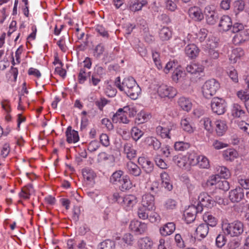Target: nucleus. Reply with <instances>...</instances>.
<instances>
[{
    "label": "nucleus",
    "instance_id": "40",
    "mask_svg": "<svg viewBox=\"0 0 249 249\" xmlns=\"http://www.w3.org/2000/svg\"><path fill=\"white\" fill-rule=\"evenodd\" d=\"M84 178L88 181H92L96 177V174L91 169L85 168L82 170Z\"/></svg>",
    "mask_w": 249,
    "mask_h": 249
},
{
    "label": "nucleus",
    "instance_id": "7",
    "mask_svg": "<svg viewBox=\"0 0 249 249\" xmlns=\"http://www.w3.org/2000/svg\"><path fill=\"white\" fill-rule=\"evenodd\" d=\"M177 129V126L176 124L170 122L166 127L159 125L156 127V133L162 138L170 139V134L175 132Z\"/></svg>",
    "mask_w": 249,
    "mask_h": 249
},
{
    "label": "nucleus",
    "instance_id": "17",
    "mask_svg": "<svg viewBox=\"0 0 249 249\" xmlns=\"http://www.w3.org/2000/svg\"><path fill=\"white\" fill-rule=\"evenodd\" d=\"M188 14L190 18L195 21H201L204 18L201 10L197 6L190 8L188 10Z\"/></svg>",
    "mask_w": 249,
    "mask_h": 249
},
{
    "label": "nucleus",
    "instance_id": "12",
    "mask_svg": "<svg viewBox=\"0 0 249 249\" xmlns=\"http://www.w3.org/2000/svg\"><path fill=\"white\" fill-rule=\"evenodd\" d=\"M147 225L138 220H133L129 224V229L136 234H141L147 230Z\"/></svg>",
    "mask_w": 249,
    "mask_h": 249
},
{
    "label": "nucleus",
    "instance_id": "50",
    "mask_svg": "<svg viewBox=\"0 0 249 249\" xmlns=\"http://www.w3.org/2000/svg\"><path fill=\"white\" fill-rule=\"evenodd\" d=\"M237 95L238 97L244 103V105L249 101V93L245 91H239Z\"/></svg>",
    "mask_w": 249,
    "mask_h": 249
},
{
    "label": "nucleus",
    "instance_id": "62",
    "mask_svg": "<svg viewBox=\"0 0 249 249\" xmlns=\"http://www.w3.org/2000/svg\"><path fill=\"white\" fill-rule=\"evenodd\" d=\"M164 206L167 209H173L176 206V202L174 199H168L166 201Z\"/></svg>",
    "mask_w": 249,
    "mask_h": 249
},
{
    "label": "nucleus",
    "instance_id": "1",
    "mask_svg": "<svg viewBox=\"0 0 249 249\" xmlns=\"http://www.w3.org/2000/svg\"><path fill=\"white\" fill-rule=\"evenodd\" d=\"M124 172L118 170L114 172L110 178V182L113 184L120 185L122 191L131 188L132 184L127 175L123 176Z\"/></svg>",
    "mask_w": 249,
    "mask_h": 249
},
{
    "label": "nucleus",
    "instance_id": "9",
    "mask_svg": "<svg viewBox=\"0 0 249 249\" xmlns=\"http://www.w3.org/2000/svg\"><path fill=\"white\" fill-rule=\"evenodd\" d=\"M199 203L196 207L211 208L214 204V201L212 197L206 193H201L198 198Z\"/></svg>",
    "mask_w": 249,
    "mask_h": 249
},
{
    "label": "nucleus",
    "instance_id": "56",
    "mask_svg": "<svg viewBox=\"0 0 249 249\" xmlns=\"http://www.w3.org/2000/svg\"><path fill=\"white\" fill-rule=\"evenodd\" d=\"M200 123L203 124L205 129L207 131H210L212 129V122L209 118L202 119Z\"/></svg>",
    "mask_w": 249,
    "mask_h": 249
},
{
    "label": "nucleus",
    "instance_id": "38",
    "mask_svg": "<svg viewBox=\"0 0 249 249\" xmlns=\"http://www.w3.org/2000/svg\"><path fill=\"white\" fill-rule=\"evenodd\" d=\"M153 212L151 210H148V209L142 206H141L138 209V215L141 219L145 220L148 218L150 213Z\"/></svg>",
    "mask_w": 249,
    "mask_h": 249
},
{
    "label": "nucleus",
    "instance_id": "8",
    "mask_svg": "<svg viewBox=\"0 0 249 249\" xmlns=\"http://www.w3.org/2000/svg\"><path fill=\"white\" fill-rule=\"evenodd\" d=\"M202 211V208L201 207H196L195 205L190 206L184 214L186 223L189 224L193 222L196 219V214L201 213Z\"/></svg>",
    "mask_w": 249,
    "mask_h": 249
},
{
    "label": "nucleus",
    "instance_id": "48",
    "mask_svg": "<svg viewBox=\"0 0 249 249\" xmlns=\"http://www.w3.org/2000/svg\"><path fill=\"white\" fill-rule=\"evenodd\" d=\"M152 58L155 65L159 70L162 69V64L160 58V54L157 52H152Z\"/></svg>",
    "mask_w": 249,
    "mask_h": 249
},
{
    "label": "nucleus",
    "instance_id": "61",
    "mask_svg": "<svg viewBox=\"0 0 249 249\" xmlns=\"http://www.w3.org/2000/svg\"><path fill=\"white\" fill-rule=\"evenodd\" d=\"M155 161L156 165L161 169H166L167 165L165 162L160 158L157 157L155 158Z\"/></svg>",
    "mask_w": 249,
    "mask_h": 249
},
{
    "label": "nucleus",
    "instance_id": "16",
    "mask_svg": "<svg viewBox=\"0 0 249 249\" xmlns=\"http://www.w3.org/2000/svg\"><path fill=\"white\" fill-rule=\"evenodd\" d=\"M186 71L197 77L201 76V73H203L204 68L202 65L198 64L192 63L187 66Z\"/></svg>",
    "mask_w": 249,
    "mask_h": 249
},
{
    "label": "nucleus",
    "instance_id": "53",
    "mask_svg": "<svg viewBox=\"0 0 249 249\" xmlns=\"http://www.w3.org/2000/svg\"><path fill=\"white\" fill-rule=\"evenodd\" d=\"M240 245V241L238 239H233L229 241L227 247L228 249H237Z\"/></svg>",
    "mask_w": 249,
    "mask_h": 249
},
{
    "label": "nucleus",
    "instance_id": "10",
    "mask_svg": "<svg viewBox=\"0 0 249 249\" xmlns=\"http://www.w3.org/2000/svg\"><path fill=\"white\" fill-rule=\"evenodd\" d=\"M158 93L161 97L173 98L177 94L176 90L173 87L162 84L157 90Z\"/></svg>",
    "mask_w": 249,
    "mask_h": 249
},
{
    "label": "nucleus",
    "instance_id": "18",
    "mask_svg": "<svg viewBox=\"0 0 249 249\" xmlns=\"http://www.w3.org/2000/svg\"><path fill=\"white\" fill-rule=\"evenodd\" d=\"M219 26L225 32L230 29L232 30L233 25L231 18L228 15L223 16L220 18Z\"/></svg>",
    "mask_w": 249,
    "mask_h": 249
},
{
    "label": "nucleus",
    "instance_id": "32",
    "mask_svg": "<svg viewBox=\"0 0 249 249\" xmlns=\"http://www.w3.org/2000/svg\"><path fill=\"white\" fill-rule=\"evenodd\" d=\"M145 142L148 146H152L155 150L159 149L161 147V142L154 137H147L145 140Z\"/></svg>",
    "mask_w": 249,
    "mask_h": 249
},
{
    "label": "nucleus",
    "instance_id": "25",
    "mask_svg": "<svg viewBox=\"0 0 249 249\" xmlns=\"http://www.w3.org/2000/svg\"><path fill=\"white\" fill-rule=\"evenodd\" d=\"M67 141L69 143H75L78 141L79 136L76 131L71 129V127L69 126L66 131Z\"/></svg>",
    "mask_w": 249,
    "mask_h": 249
},
{
    "label": "nucleus",
    "instance_id": "44",
    "mask_svg": "<svg viewBox=\"0 0 249 249\" xmlns=\"http://www.w3.org/2000/svg\"><path fill=\"white\" fill-rule=\"evenodd\" d=\"M237 155V152L232 149H228L225 151L223 154L225 159L227 160L231 161L236 157Z\"/></svg>",
    "mask_w": 249,
    "mask_h": 249
},
{
    "label": "nucleus",
    "instance_id": "42",
    "mask_svg": "<svg viewBox=\"0 0 249 249\" xmlns=\"http://www.w3.org/2000/svg\"><path fill=\"white\" fill-rule=\"evenodd\" d=\"M115 242L110 240H106L100 243L98 249H114Z\"/></svg>",
    "mask_w": 249,
    "mask_h": 249
},
{
    "label": "nucleus",
    "instance_id": "27",
    "mask_svg": "<svg viewBox=\"0 0 249 249\" xmlns=\"http://www.w3.org/2000/svg\"><path fill=\"white\" fill-rule=\"evenodd\" d=\"M186 54L191 58L196 57L199 52L198 47L194 44L188 45L185 49Z\"/></svg>",
    "mask_w": 249,
    "mask_h": 249
},
{
    "label": "nucleus",
    "instance_id": "41",
    "mask_svg": "<svg viewBox=\"0 0 249 249\" xmlns=\"http://www.w3.org/2000/svg\"><path fill=\"white\" fill-rule=\"evenodd\" d=\"M203 220L205 222V224H206L208 227L210 226L213 227L215 226L217 224L216 218L209 213H206L203 215Z\"/></svg>",
    "mask_w": 249,
    "mask_h": 249
},
{
    "label": "nucleus",
    "instance_id": "36",
    "mask_svg": "<svg viewBox=\"0 0 249 249\" xmlns=\"http://www.w3.org/2000/svg\"><path fill=\"white\" fill-rule=\"evenodd\" d=\"M215 169L217 172L216 175H219V178L227 179L231 176L229 170L225 166H218L216 167Z\"/></svg>",
    "mask_w": 249,
    "mask_h": 249
},
{
    "label": "nucleus",
    "instance_id": "26",
    "mask_svg": "<svg viewBox=\"0 0 249 249\" xmlns=\"http://www.w3.org/2000/svg\"><path fill=\"white\" fill-rule=\"evenodd\" d=\"M215 124L217 135L219 136L223 135L228 129L226 122L224 120H218L215 121Z\"/></svg>",
    "mask_w": 249,
    "mask_h": 249
},
{
    "label": "nucleus",
    "instance_id": "34",
    "mask_svg": "<svg viewBox=\"0 0 249 249\" xmlns=\"http://www.w3.org/2000/svg\"><path fill=\"white\" fill-rule=\"evenodd\" d=\"M180 124L182 129L188 133H192L194 132L195 128L193 127L189 119L185 118L181 120Z\"/></svg>",
    "mask_w": 249,
    "mask_h": 249
},
{
    "label": "nucleus",
    "instance_id": "64",
    "mask_svg": "<svg viewBox=\"0 0 249 249\" xmlns=\"http://www.w3.org/2000/svg\"><path fill=\"white\" fill-rule=\"evenodd\" d=\"M238 182L241 186V188L243 190L249 189V178L247 179H239Z\"/></svg>",
    "mask_w": 249,
    "mask_h": 249
},
{
    "label": "nucleus",
    "instance_id": "6",
    "mask_svg": "<svg viewBox=\"0 0 249 249\" xmlns=\"http://www.w3.org/2000/svg\"><path fill=\"white\" fill-rule=\"evenodd\" d=\"M137 83L135 80L132 77H128L121 81L120 77H117L115 81V86L121 90L124 91L125 93L128 89H130Z\"/></svg>",
    "mask_w": 249,
    "mask_h": 249
},
{
    "label": "nucleus",
    "instance_id": "35",
    "mask_svg": "<svg viewBox=\"0 0 249 249\" xmlns=\"http://www.w3.org/2000/svg\"><path fill=\"white\" fill-rule=\"evenodd\" d=\"M138 245L141 249H151L153 242L147 237L141 238L138 241Z\"/></svg>",
    "mask_w": 249,
    "mask_h": 249
},
{
    "label": "nucleus",
    "instance_id": "22",
    "mask_svg": "<svg viewBox=\"0 0 249 249\" xmlns=\"http://www.w3.org/2000/svg\"><path fill=\"white\" fill-rule=\"evenodd\" d=\"M207 22L210 25H213L217 19V15L214 11L212 10L210 7H206L204 10Z\"/></svg>",
    "mask_w": 249,
    "mask_h": 249
},
{
    "label": "nucleus",
    "instance_id": "46",
    "mask_svg": "<svg viewBox=\"0 0 249 249\" xmlns=\"http://www.w3.org/2000/svg\"><path fill=\"white\" fill-rule=\"evenodd\" d=\"M245 2L243 0H237L233 3L234 10L236 14L242 11L245 8Z\"/></svg>",
    "mask_w": 249,
    "mask_h": 249
},
{
    "label": "nucleus",
    "instance_id": "33",
    "mask_svg": "<svg viewBox=\"0 0 249 249\" xmlns=\"http://www.w3.org/2000/svg\"><path fill=\"white\" fill-rule=\"evenodd\" d=\"M209 232V227L206 224H200L196 230V235L202 238L205 237Z\"/></svg>",
    "mask_w": 249,
    "mask_h": 249
},
{
    "label": "nucleus",
    "instance_id": "14",
    "mask_svg": "<svg viewBox=\"0 0 249 249\" xmlns=\"http://www.w3.org/2000/svg\"><path fill=\"white\" fill-rule=\"evenodd\" d=\"M231 114L235 118L245 119L247 116L243 107L237 103L232 105Z\"/></svg>",
    "mask_w": 249,
    "mask_h": 249
},
{
    "label": "nucleus",
    "instance_id": "2",
    "mask_svg": "<svg viewBox=\"0 0 249 249\" xmlns=\"http://www.w3.org/2000/svg\"><path fill=\"white\" fill-rule=\"evenodd\" d=\"M232 32L235 35L232 37V41L235 45H240L249 39V33L244 29V25L236 22L233 24Z\"/></svg>",
    "mask_w": 249,
    "mask_h": 249
},
{
    "label": "nucleus",
    "instance_id": "59",
    "mask_svg": "<svg viewBox=\"0 0 249 249\" xmlns=\"http://www.w3.org/2000/svg\"><path fill=\"white\" fill-rule=\"evenodd\" d=\"M100 143L104 146H107L109 145V137L107 134L102 133L100 136Z\"/></svg>",
    "mask_w": 249,
    "mask_h": 249
},
{
    "label": "nucleus",
    "instance_id": "49",
    "mask_svg": "<svg viewBox=\"0 0 249 249\" xmlns=\"http://www.w3.org/2000/svg\"><path fill=\"white\" fill-rule=\"evenodd\" d=\"M189 147L190 144L188 143L183 142H178L174 144L175 150L178 151H184L188 149Z\"/></svg>",
    "mask_w": 249,
    "mask_h": 249
},
{
    "label": "nucleus",
    "instance_id": "11",
    "mask_svg": "<svg viewBox=\"0 0 249 249\" xmlns=\"http://www.w3.org/2000/svg\"><path fill=\"white\" fill-rule=\"evenodd\" d=\"M244 195L245 192L243 189L238 187L229 192V197L233 203L239 202L243 199Z\"/></svg>",
    "mask_w": 249,
    "mask_h": 249
},
{
    "label": "nucleus",
    "instance_id": "20",
    "mask_svg": "<svg viewBox=\"0 0 249 249\" xmlns=\"http://www.w3.org/2000/svg\"><path fill=\"white\" fill-rule=\"evenodd\" d=\"M126 168L127 173L134 177H139L142 173L141 168L132 161H130L127 162Z\"/></svg>",
    "mask_w": 249,
    "mask_h": 249
},
{
    "label": "nucleus",
    "instance_id": "43",
    "mask_svg": "<svg viewBox=\"0 0 249 249\" xmlns=\"http://www.w3.org/2000/svg\"><path fill=\"white\" fill-rule=\"evenodd\" d=\"M90 72L87 71L85 68H81L78 76L79 83L83 84L87 80V78L90 76Z\"/></svg>",
    "mask_w": 249,
    "mask_h": 249
},
{
    "label": "nucleus",
    "instance_id": "3",
    "mask_svg": "<svg viewBox=\"0 0 249 249\" xmlns=\"http://www.w3.org/2000/svg\"><path fill=\"white\" fill-rule=\"evenodd\" d=\"M222 229L225 233L231 236H238L244 231L243 224L239 221L223 225Z\"/></svg>",
    "mask_w": 249,
    "mask_h": 249
},
{
    "label": "nucleus",
    "instance_id": "39",
    "mask_svg": "<svg viewBox=\"0 0 249 249\" xmlns=\"http://www.w3.org/2000/svg\"><path fill=\"white\" fill-rule=\"evenodd\" d=\"M33 191V186L31 184H28L24 187L19 193L20 197L25 199H28L30 197L31 192Z\"/></svg>",
    "mask_w": 249,
    "mask_h": 249
},
{
    "label": "nucleus",
    "instance_id": "57",
    "mask_svg": "<svg viewBox=\"0 0 249 249\" xmlns=\"http://www.w3.org/2000/svg\"><path fill=\"white\" fill-rule=\"evenodd\" d=\"M227 73L229 77L234 82L237 83L238 82L237 72L234 69L232 68L229 70Z\"/></svg>",
    "mask_w": 249,
    "mask_h": 249
},
{
    "label": "nucleus",
    "instance_id": "4",
    "mask_svg": "<svg viewBox=\"0 0 249 249\" xmlns=\"http://www.w3.org/2000/svg\"><path fill=\"white\" fill-rule=\"evenodd\" d=\"M220 88V84L214 79L207 80L203 85L202 89L203 96L210 99L213 96Z\"/></svg>",
    "mask_w": 249,
    "mask_h": 249
},
{
    "label": "nucleus",
    "instance_id": "60",
    "mask_svg": "<svg viewBox=\"0 0 249 249\" xmlns=\"http://www.w3.org/2000/svg\"><path fill=\"white\" fill-rule=\"evenodd\" d=\"M104 50V47L101 44H98L94 50V55L97 58L99 57L103 54Z\"/></svg>",
    "mask_w": 249,
    "mask_h": 249
},
{
    "label": "nucleus",
    "instance_id": "45",
    "mask_svg": "<svg viewBox=\"0 0 249 249\" xmlns=\"http://www.w3.org/2000/svg\"><path fill=\"white\" fill-rule=\"evenodd\" d=\"M226 241L224 233L219 234L215 239L216 245L218 248H222L225 245Z\"/></svg>",
    "mask_w": 249,
    "mask_h": 249
},
{
    "label": "nucleus",
    "instance_id": "63",
    "mask_svg": "<svg viewBox=\"0 0 249 249\" xmlns=\"http://www.w3.org/2000/svg\"><path fill=\"white\" fill-rule=\"evenodd\" d=\"M166 7L170 11H174L177 8V4L172 0H167L166 1Z\"/></svg>",
    "mask_w": 249,
    "mask_h": 249
},
{
    "label": "nucleus",
    "instance_id": "51",
    "mask_svg": "<svg viewBox=\"0 0 249 249\" xmlns=\"http://www.w3.org/2000/svg\"><path fill=\"white\" fill-rule=\"evenodd\" d=\"M143 135V132L138 128L134 127L132 128L131 135L134 140H138Z\"/></svg>",
    "mask_w": 249,
    "mask_h": 249
},
{
    "label": "nucleus",
    "instance_id": "28",
    "mask_svg": "<svg viewBox=\"0 0 249 249\" xmlns=\"http://www.w3.org/2000/svg\"><path fill=\"white\" fill-rule=\"evenodd\" d=\"M178 104L184 111L188 112L192 108V104L191 101L189 98L185 97H180L178 101Z\"/></svg>",
    "mask_w": 249,
    "mask_h": 249
},
{
    "label": "nucleus",
    "instance_id": "52",
    "mask_svg": "<svg viewBox=\"0 0 249 249\" xmlns=\"http://www.w3.org/2000/svg\"><path fill=\"white\" fill-rule=\"evenodd\" d=\"M216 188H218L224 191H228L230 189L229 183L226 180H219L218 183L217 184Z\"/></svg>",
    "mask_w": 249,
    "mask_h": 249
},
{
    "label": "nucleus",
    "instance_id": "19",
    "mask_svg": "<svg viewBox=\"0 0 249 249\" xmlns=\"http://www.w3.org/2000/svg\"><path fill=\"white\" fill-rule=\"evenodd\" d=\"M138 162L146 173L150 174L153 171L154 164L148 159L144 157H139Z\"/></svg>",
    "mask_w": 249,
    "mask_h": 249
},
{
    "label": "nucleus",
    "instance_id": "55",
    "mask_svg": "<svg viewBox=\"0 0 249 249\" xmlns=\"http://www.w3.org/2000/svg\"><path fill=\"white\" fill-rule=\"evenodd\" d=\"M183 74V71L180 68H176L174 70L172 78L173 81L177 82Z\"/></svg>",
    "mask_w": 249,
    "mask_h": 249
},
{
    "label": "nucleus",
    "instance_id": "13",
    "mask_svg": "<svg viewBox=\"0 0 249 249\" xmlns=\"http://www.w3.org/2000/svg\"><path fill=\"white\" fill-rule=\"evenodd\" d=\"M142 206L148 209V210L154 211L156 207L154 196L150 194H147L144 195L142 196Z\"/></svg>",
    "mask_w": 249,
    "mask_h": 249
},
{
    "label": "nucleus",
    "instance_id": "23",
    "mask_svg": "<svg viewBox=\"0 0 249 249\" xmlns=\"http://www.w3.org/2000/svg\"><path fill=\"white\" fill-rule=\"evenodd\" d=\"M124 152L126 155L127 158L131 160L136 156V151L133 148V145L130 142H126L123 146Z\"/></svg>",
    "mask_w": 249,
    "mask_h": 249
},
{
    "label": "nucleus",
    "instance_id": "30",
    "mask_svg": "<svg viewBox=\"0 0 249 249\" xmlns=\"http://www.w3.org/2000/svg\"><path fill=\"white\" fill-rule=\"evenodd\" d=\"M244 54V50L241 48L233 49L230 57L231 62L232 63H236Z\"/></svg>",
    "mask_w": 249,
    "mask_h": 249
},
{
    "label": "nucleus",
    "instance_id": "15",
    "mask_svg": "<svg viewBox=\"0 0 249 249\" xmlns=\"http://www.w3.org/2000/svg\"><path fill=\"white\" fill-rule=\"evenodd\" d=\"M119 203L123 205L127 210H130L137 203L136 198L133 195H127L120 198Z\"/></svg>",
    "mask_w": 249,
    "mask_h": 249
},
{
    "label": "nucleus",
    "instance_id": "21",
    "mask_svg": "<svg viewBox=\"0 0 249 249\" xmlns=\"http://www.w3.org/2000/svg\"><path fill=\"white\" fill-rule=\"evenodd\" d=\"M175 229V224L174 222H168L160 228V232L162 236H166L172 234Z\"/></svg>",
    "mask_w": 249,
    "mask_h": 249
},
{
    "label": "nucleus",
    "instance_id": "37",
    "mask_svg": "<svg viewBox=\"0 0 249 249\" xmlns=\"http://www.w3.org/2000/svg\"><path fill=\"white\" fill-rule=\"evenodd\" d=\"M159 36L163 41L169 40L172 36V32L169 27H163L160 31Z\"/></svg>",
    "mask_w": 249,
    "mask_h": 249
},
{
    "label": "nucleus",
    "instance_id": "29",
    "mask_svg": "<svg viewBox=\"0 0 249 249\" xmlns=\"http://www.w3.org/2000/svg\"><path fill=\"white\" fill-rule=\"evenodd\" d=\"M196 161L192 163V165L197 164L201 168H208L209 167V161L208 159L202 155L196 156Z\"/></svg>",
    "mask_w": 249,
    "mask_h": 249
},
{
    "label": "nucleus",
    "instance_id": "47",
    "mask_svg": "<svg viewBox=\"0 0 249 249\" xmlns=\"http://www.w3.org/2000/svg\"><path fill=\"white\" fill-rule=\"evenodd\" d=\"M219 178V175L211 176L207 181L206 184L207 186H215V187L216 188L217 184L220 180Z\"/></svg>",
    "mask_w": 249,
    "mask_h": 249
},
{
    "label": "nucleus",
    "instance_id": "24",
    "mask_svg": "<svg viewBox=\"0 0 249 249\" xmlns=\"http://www.w3.org/2000/svg\"><path fill=\"white\" fill-rule=\"evenodd\" d=\"M218 57V52L213 49H210L208 51L207 57L203 60V62L208 66L212 65L213 60L217 59Z\"/></svg>",
    "mask_w": 249,
    "mask_h": 249
},
{
    "label": "nucleus",
    "instance_id": "54",
    "mask_svg": "<svg viewBox=\"0 0 249 249\" xmlns=\"http://www.w3.org/2000/svg\"><path fill=\"white\" fill-rule=\"evenodd\" d=\"M100 146V143L96 140L91 141L88 145V150L90 152L96 151Z\"/></svg>",
    "mask_w": 249,
    "mask_h": 249
},
{
    "label": "nucleus",
    "instance_id": "5",
    "mask_svg": "<svg viewBox=\"0 0 249 249\" xmlns=\"http://www.w3.org/2000/svg\"><path fill=\"white\" fill-rule=\"evenodd\" d=\"M211 106L214 113L220 115L226 112L227 103L223 98L214 97L212 99Z\"/></svg>",
    "mask_w": 249,
    "mask_h": 249
},
{
    "label": "nucleus",
    "instance_id": "58",
    "mask_svg": "<svg viewBox=\"0 0 249 249\" xmlns=\"http://www.w3.org/2000/svg\"><path fill=\"white\" fill-rule=\"evenodd\" d=\"M147 115L144 112H141L137 114L136 118V121L138 124H142L147 121Z\"/></svg>",
    "mask_w": 249,
    "mask_h": 249
},
{
    "label": "nucleus",
    "instance_id": "31",
    "mask_svg": "<svg viewBox=\"0 0 249 249\" xmlns=\"http://www.w3.org/2000/svg\"><path fill=\"white\" fill-rule=\"evenodd\" d=\"M141 89L139 85L136 84L130 89L126 91L125 94L133 100L137 99L139 94L141 93Z\"/></svg>",
    "mask_w": 249,
    "mask_h": 249
}]
</instances>
